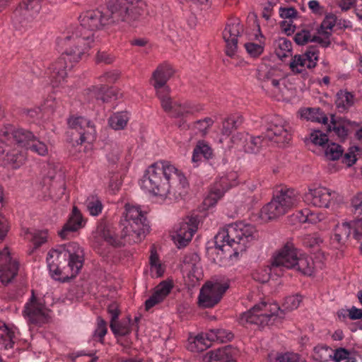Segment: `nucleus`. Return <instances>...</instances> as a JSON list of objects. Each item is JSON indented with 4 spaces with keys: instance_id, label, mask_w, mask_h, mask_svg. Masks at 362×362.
I'll list each match as a JSON object with an SVG mask.
<instances>
[{
    "instance_id": "nucleus-1",
    "label": "nucleus",
    "mask_w": 362,
    "mask_h": 362,
    "mask_svg": "<svg viewBox=\"0 0 362 362\" xmlns=\"http://www.w3.org/2000/svg\"><path fill=\"white\" fill-rule=\"evenodd\" d=\"M140 2L141 0H107L105 12L98 9L86 11L79 16L80 24L71 28L74 37L94 40L95 31L105 25L120 22L133 23L141 16Z\"/></svg>"
},
{
    "instance_id": "nucleus-2",
    "label": "nucleus",
    "mask_w": 362,
    "mask_h": 362,
    "mask_svg": "<svg viewBox=\"0 0 362 362\" xmlns=\"http://www.w3.org/2000/svg\"><path fill=\"white\" fill-rule=\"evenodd\" d=\"M149 229L146 213L140 206L126 204L125 213L119 223L118 233L112 230L105 221L101 220L92 235L95 243H100L104 240L113 247H120L125 243L132 245L141 242L149 233Z\"/></svg>"
},
{
    "instance_id": "nucleus-3",
    "label": "nucleus",
    "mask_w": 362,
    "mask_h": 362,
    "mask_svg": "<svg viewBox=\"0 0 362 362\" xmlns=\"http://www.w3.org/2000/svg\"><path fill=\"white\" fill-rule=\"evenodd\" d=\"M74 30L70 28L67 35L58 40V44L64 51L58 59L49 67L50 80L53 86H59L67 76V70L74 66L86 55L95 40H87L83 37H74Z\"/></svg>"
},
{
    "instance_id": "nucleus-4",
    "label": "nucleus",
    "mask_w": 362,
    "mask_h": 362,
    "mask_svg": "<svg viewBox=\"0 0 362 362\" xmlns=\"http://www.w3.org/2000/svg\"><path fill=\"white\" fill-rule=\"evenodd\" d=\"M301 301L302 296L300 295L288 296L284 300V309H281L276 303L262 302L242 313L239 317V322L243 325L250 324L260 327L281 323L284 318L285 310L296 309Z\"/></svg>"
},
{
    "instance_id": "nucleus-5",
    "label": "nucleus",
    "mask_w": 362,
    "mask_h": 362,
    "mask_svg": "<svg viewBox=\"0 0 362 362\" xmlns=\"http://www.w3.org/2000/svg\"><path fill=\"white\" fill-rule=\"evenodd\" d=\"M258 237L257 231L253 225L243 222L228 225L215 236V247L209 250L208 252L218 251L223 254L233 247L234 254L245 250L247 243Z\"/></svg>"
},
{
    "instance_id": "nucleus-6",
    "label": "nucleus",
    "mask_w": 362,
    "mask_h": 362,
    "mask_svg": "<svg viewBox=\"0 0 362 362\" xmlns=\"http://www.w3.org/2000/svg\"><path fill=\"white\" fill-rule=\"evenodd\" d=\"M68 259V266L71 271V278L75 277L81 269L84 262V252L82 247L75 242L60 245L55 249L51 250L47 257V266L52 276L56 280L61 274L59 268L62 261Z\"/></svg>"
},
{
    "instance_id": "nucleus-7",
    "label": "nucleus",
    "mask_w": 362,
    "mask_h": 362,
    "mask_svg": "<svg viewBox=\"0 0 362 362\" xmlns=\"http://www.w3.org/2000/svg\"><path fill=\"white\" fill-rule=\"evenodd\" d=\"M177 168L168 161L152 164L141 180V187L155 196L168 197L171 189V179L177 177Z\"/></svg>"
},
{
    "instance_id": "nucleus-8",
    "label": "nucleus",
    "mask_w": 362,
    "mask_h": 362,
    "mask_svg": "<svg viewBox=\"0 0 362 362\" xmlns=\"http://www.w3.org/2000/svg\"><path fill=\"white\" fill-rule=\"evenodd\" d=\"M297 202V193L293 189L281 187L272 201L262 207L260 216L264 220L276 219L286 214Z\"/></svg>"
},
{
    "instance_id": "nucleus-9",
    "label": "nucleus",
    "mask_w": 362,
    "mask_h": 362,
    "mask_svg": "<svg viewBox=\"0 0 362 362\" xmlns=\"http://www.w3.org/2000/svg\"><path fill=\"white\" fill-rule=\"evenodd\" d=\"M49 312L45 305L44 300L37 298L34 290H32V296L25 303L23 310V315L29 325L41 326L48 322Z\"/></svg>"
},
{
    "instance_id": "nucleus-10",
    "label": "nucleus",
    "mask_w": 362,
    "mask_h": 362,
    "mask_svg": "<svg viewBox=\"0 0 362 362\" xmlns=\"http://www.w3.org/2000/svg\"><path fill=\"white\" fill-rule=\"evenodd\" d=\"M264 137L281 146H285L291 139V133L285 122L279 116L267 118Z\"/></svg>"
},
{
    "instance_id": "nucleus-11",
    "label": "nucleus",
    "mask_w": 362,
    "mask_h": 362,
    "mask_svg": "<svg viewBox=\"0 0 362 362\" xmlns=\"http://www.w3.org/2000/svg\"><path fill=\"white\" fill-rule=\"evenodd\" d=\"M298 254V251L294 245L291 242H287L273 256L269 269L270 272L280 275L279 272L284 269H291L294 265Z\"/></svg>"
},
{
    "instance_id": "nucleus-12",
    "label": "nucleus",
    "mask_w": 362,
    "mask_h": 362,
    "mask_svg": "<svg viewBox=\"0 0 362 362\" xmlns=\"http://www.w3.org/2000/svg\"><path fill=\"white\" fill-rule=\"evenodd\" d=\"M228 284L207 282L200 289L198 303L201 308H211L217 305L228 288Z\"/></svg>"
},
{
    "instance_id": "nucleus-13",
    "label": "nucleus",
    "mask_w": 362,
    "mask_h": 362,
    "mask_svg": "<svg viewBox=\"0 0 362 362\" xmlns=\"http://www.w3.org/2000/svg\"><path fill=\"white\" fill-rule=\"evenodd\" d=\"M71 134L75 137L78 144L85 141L91 142L95 138V129L91 121L83 117H71L68 119Z\"/></svg>"
},
{
    "instance_id": "nucleus-14",
    "label": "nucleus",
    "mask_w": 362,
    "mask_h": 362,
    "mask_svg": "<svg viewBox=\"0 0 362 362\" xmlns=\"http://www.w3.org/2000/svg\"><path fill=\"white\" fill-rule=\"evenodd\" d=\"M243 32V25L238 18H233L228 21L223 31V38L226 42V54L230 57H233L238 49V37Z\"/></svg>"
},
{
    "instance_id": "nucleus-15",
    "label": "nucleus",
    "mask_w": 362,
    "mask_h": 362,
    "mask_svg": "<svg viewBox=\"0 0 362 362\" xmlns=\"http://www.w3.org/2000/svg\"><path fill=\"white\" fill-rule=\"evenodd\" d=\"M34 137L30 131L24 129H13L11 126L0 131V141L6 144V146L16 144L28 148Z\"/></svg>"
},
{
    "instance_id": "nucleus-16",
    "label": "nucleus",
    "mask_w": 362,
    "mask_h": 362,
    "mask_svg": "<svg viewBox=\"0 0 362 362\" xmlns=\"http://www.w3.org/2000/svg\"><path fill=\"white\" fill-rule=\"evenodd\" d=\"M319 57V50L316 45H311L303 54H296L289 64L291 70L295 74H300L308 62L307 67L313 69L316 66Z\"/></svg>"
},
{
    "instance_id": "nucleus-17",
    "label": "nucleus",
    "mask_w": 362,
    "mask_h": 362,
    "mask_svg": "<svg viewBox=\"0 0 362 362\" xmlns=\"http://www.w3.org/2000/svg\"><path fill=\"white\" fill-rule=\"evenodd\" d=\"M18 266V262L10 256L8 247L0 251V280L3 284H8L14 279Z\"/></svg>"
},
{
    "instance_id": "nucleus-18",
    "label": "nucleus",
    "mask_w": 362,
    "mask_h": 362,
    "mask_svg": "<svg viewBox=\"0 0 362 362\" xmlns=\"http://www.w3.org/2000/svg\"><path fill=\"white\" fill-rule=\"evenodd\" d=\"M197 229V220L195 217H187L175 228L174 240L178 247L186 246L191 241L194 232Z\"/></svg>"
},
{
    "instance_id": "nucleus-19",
    "label": "nucleus",
    "mask_w": 362,
    "mask_h": 362,
    "mask_svg": "<svg viewBox=\"0 0 362 362\" xmlns=\"http://www.w3.org/2000/svg\"><path fill=\"white\" fill-rule=\"evenodd\" d=\"M42 0H23L19 6L15 10L14 16L19 19L22 26H26L39 13L41 8Z\"/></svg>"
},
{
    "instance_id": "nucleus-20",
    "label": "nucleus",
    "mask_w": 362,
    "mask_h": 362,
    "mask_svg": "<svg viewBox=\"0 0 362 362\" xmlns=\"http://www.w3.org/2000/svg\"><path fill=\"white\" fill-rule=\"evenodd\" d=\"M175 69L167 62L159 64L153 72L150 82L156 90L168 91L167 81L174 75Z\"/></svg>"
},
{
    "instance_id": "nucleus-21",
    "label": "nucleus",
    "mask_w": 362,
    "mask_h": 362,
    "mask_svg": "<svg viewBox=\"0 0 362 362\" xmlns=\"http://www.w3.org/2000/svg\"><path fill=\"white\" fill-rule=\"evenodd\" d=\"M305 197L315 206L327 208L332 199V192L326 187H319L310 189Z\"/></svg>"
},
{
    "instance_id": "nucleus-22",
    "label": "nucleus",
    "mask_w": 362,
    "mask_h": 362,
    "mask_svg": "<svg viewBox=\"0 0 362 362\" xmlns=\"http://www.w3.org/2000/svg\"><path fill=\"white\" fill-rule=\"evenodd\" d=\"M82 214L76 206L73 207L72 213L66 223L63 226L58 234L62 239L69 238L71 233L77 231L83 226Z\"/></svg>"
},
{
    "instance_id": "nucleus-23",
    "label": "nucleus",
    "mask_w": 362,
    "mask_h": 362,
    "mask_svg": "<svg viewBox=\"0 0 362 362\" xmlns=\"http://www.w3.org/2000/svg\"><path fill=\"white\" fill-rule=\"evenodd\" d=\"M235 349L230 346H226L215 351L207 352L203 357L204 362H236L233 357Z\"/></svg>"
},
{
    "instance_id": "nucleus-24",
    "label": "nucleus",
    "mask_w": 362,
    "mask_h": 362,
    "mask_svg": "<svg viewBox=\"0 0 362 362\" xmlns=\"http://www.w3.org/2000/svg\"><path fill=\"white\" fill-rule=\"evenodd\" d=\"M173 285L171 282L163 281L155 289L152 296L146 300L145 308L148 310L156 304L162 302L165 298L170 293Z\"/></svg>"
},
{
    "instance_id": "nucleus-25",
    "label": "nucleus",
    "mask_w": 362,
    "mask_h": 362,
    "mask_svg": "<svg viewBox=\"0 0 362 362\" xmlns=\"http://www.w3.org/2000/svg\"><path fill=\"white\" fill-rule=\"evenodd\" d=\"M177 177L171 179V189L168 197L170 199L179 200L187 193L188 183L186 177L177 169Z\"/></svg>"
},
{
    "instance_id": "nucleus-26",
    "label": "nucleus",
    "mask_w": 362,
    "mask_h": 362,
    "mask_svg": "<svg viewBox=\"0 0 362 362\" xmlns=\"http://www.w3.org/2000/svg\"><path fill=\"white\" fill-rule=\"evenodd\" d=\"M88 94L90 98H95L96 100L102 103H108L112 98H117V91L106 85H100L93 86L88 90Z\"/></svg>"
},
{
    "instance_id": "nucleus-27",
    "label": "nucleus",
    "mask_w": 362,
    "mask_h": 362,
    "mask_svg": "<svg viewBox=\"0 0 362 362\" xmlns=\"http://www.w3.org/2000/svg\"><path fill=\"white\" fill-rule=\"evenodd\" d=\"M293 264L291 269H294L304 275L310 276L313 272L314 262L311 257L305 255L298 253Z\"/></svg>"
},
{
    "instance_id": "nucleus-28",
    "label": "nucleus",
    "mask_w": 362,
    "mask_h": 362,
    "mask_svg": "<svg viewBox=\"0 0 362 362\" xmlns=\"http://www.w3.org/2000/svg\"><path fill=\"white\" fill-rule=\"evenodd\" d=\"M243 122V117L238 114L231 115L224 119L221 129V134L229 136L234 131L238 129Z\"/></svg>"
},
{
    "instance_id": "nucleus-29",
    "label": "nucleus",
    "mask_w": 362,
    "mask_h": 362,
    "mask_svg": "<svg viewBox=\"0 0 362 362\" xmlns=\"http://www.w3.org/2000/svg\"><path fill=\"white\" fill-rule=\"evenodd\" d=\"M213 157V150L204 141H199L194 147L192 153V161L198 163L202 161V158L209 160Z\"/></svg>"
},
{
    "instance_id": "nucleus-30",
    "label": "nucleus",
    "mask_w": 362,
    "mask_h": 362,
    "mask_svg": "<svg viewBox=\"0 0 362 362\" xmlns=\"http://www.w3.org/2000/svg\"><path fill=\"white\" fill-rule=\"evenodd\" d=\"M315 34H312V28L309 25H306L301 28H298L293 36V41L296 45L303 46L313 42V38H314Z\"/></svg>"
},
{
    "instance_id": "nucleus-31",
    "label": "nucleus",
    "mask_w": 362,
    "mask_h": 362,
    "mask_svg": "<svg viewBox=\"0 0 362 362\" xmlns=\"http://www.w3.org/2000/svg\"><path fill=\"white\" fill-rule=\"evenodd\" d=\"M335 104L339 112L347 110L354 104V95L344 90H339L337 93Z\"/></svg>"
},
{
    "instance_id": "nucleus-32",
    "label": "nucleus",
    "mask_w": 362,
    "mask_h": 362,
    "mask_svg": "<svg viewBox=\"0 0 362 362\" xmlns=\"http://www.w3.org/2000/svg\"><path fill=\"white\" fill-rule=\"evenodd\" d=\"M302 117L313 122L327 124L328 118L320 108H307L300 111Z\"/></svg>"
},
{
    "instance_id": "nucleus-33",
    "label": "nucleus",
    "mask_w": 362,
    "mask_h": 362,
    "mask_svg": "<svg viewBox=\"0 0 362 362\" xmlns=\"http://www.w3.org/2000/svg\"><path fill=\"white\" fill-rule=\"evenodd\" d=\"M351 226L349 223L344 222L336 226L333 240L339 245H344L351 235Z\"/></svg>"
},
{
    "instance_id": "nucleus-34",
    "label": "nucleus",
    "mask_w": 362,
    "mask_h": 362,
    "mask_svg": "<svg viewBox=\"0 0 362 362\" xmlns=\"http://www.w3.org/2000/svg\"><path fill=\"white\" fill-rule=\"evenodd\" d=\"M202 107L192 105L191 103H185L184 104L174 103V107L171 112L172 115L175 117H184L187 115L193 114L199 111Z\"/></svg>"
},
{
    "instance_id": "nucleus-35",
    "label": "nucleus",
    "mask_w": 362,
    "mask_h": 362,
    "mask_svg": "<svg viewBox=\"0 0 362 362\" xmlns=\"http://www.w3.org/2000/svg\"><path fill=\"white\" fill-rule=\"evenodd\" d=\"M264 139L262 136H253L247 135L244 141V150L246 153H257L262 146Z\"/></svg>"
},
{
    "instance_id": "nucleus-36",
    "label": "nucleus",
    "mask_w": 362,
    "mask_h": 362,
    "mask_svg": "<svg viewBox=\"0 0 362 362\" xmlns=\"http://www.w3.org/2000/svg\"><path fill=\"white\" fill-rule=\"evenodd\" d=\"M212 340L207 339V333L197 334L189 345V349L192 351H203L211 346Z\"/></svg>"
},
{
    "instance_id": "nucleus-37",
    "label": "nucleus",
    "mask_w": 362,
    "mask_h": 362,
    "mask_svg": "<svg viewBox=\"0 0 362 362\" xmlns=\"http://www.w3.org/2000/svg\"><path fill=\"white\" fill-rule=\"evenodd\" d=\"M233 337L234 335L231 332L223 329H211L207 333V339L209 340L221 343L230 341Z\"/></svg>"
},
{
    "instance_id": "nucleus-38",
    "label": "nucleus",
    "mask_w": 362,
    "mask_h": 362,
    "mask_svg": "<svg viewBox=\"0 0 362 362\" xmlns=\"http://www.w3.org/2000/svg\"><path fill=\"white\" fill-rule=\"evenodd\" d=\"M349 123V121L345 119L336 121L332 116L331 120L332 125H328L327 129L329 132L334 131L339 138L344 139L348 135V129L346 126Z\"/></svg>"
},
{
    "instance_id": "nucleus-39",
    "label": "nucleus",
    "mask_w": 362,
    "mask_h": 362,
    "mask_svg": "<svg viewBox=\"0 0 362 362\" xmlns=\"http://www.w3.org/2000/svg\"><path fill=\"white\" fill-rule=\"evenodd\" d=\"M131 317L129 315L121 321L117 320L115 323L114 331H112L114 335L117 337H124L131 333L130 326Z\"/></svg>"
},
{
    "instance_id": "nucleus-40",
    "label": "nucleus",
    "mask_w": 362,
    "mask_h": 362,
    "mask_svg": "<svg viewBox=\"0 0 362 362\" xmlns=\"http://www.w3.org/2000/svg\"><path fill=\"white\" fill-rule=\"evenodd\" d=\"M128 120L127 112H121L111 116L109 119V124L115 130L123 129L127 126Z\"/></svg>"
},
{
    "instance_id": "nucleus-41",
    "label": "nucleus",
    "mask_w": 362,
    "mask_h": 362,
    "mask_svg": "<svg viewBox=\"0 0 362 362\" xmlns=\"http://www.w3.org/2000/svg\"><path fill=\"white\" fill-rule=\"evenodd\" d=\"M344 149L335 143L327 144L325 151V155L328 160H336L342 157Z\"/></svg>"
},
{
    "instance_id": "nucleus-42",
    "label": "nucleus",
    "mask_w": 362,
    "mask_h": 362,
    "mask_svg": "<svg viewBox=\"0 0 362 362\" xmlns=\"http://www.w3.org/2000/svg\"><path fill=\"white\" fill-rule=\"evenodd\" d=\"M272 362H303L300 360L298 354L293 353H276L274 356L269 355Z\"/></svg>"
},
{
    "instance_id": "nucleus-43",
    "label": "nucleus",
    "mask_w": 362,
    "mask_h": 362,
    "mask_svg": "<svg viewBox=\"0 0 362 362\" xmlns=\"http://www.w3.org/2000/svg\"><path fill=\"white\" fill-rule=\"evenodd\" d=\"M156 95L160 100L161 106L163 108V110L167 112L171 113L173 107H174V103L171 98L168 96V90H156Z\"/></svg>"
},
{
    "instance_id": "nucleus-44",
    "label": "nucleus",
    "mask_w": 362,
    "mask_h": 362,
    "mask_svg": "<svg viewBox=\"0 0 362 362\" xmlns=\"http://www.w3.org/2000/svg\"><path fill=\"white\" fill-rule=\"evenodd\" d=\"M103 204L101 201L95 197L88 198L86 201V208L92 216L99 215L103 210Z\"/></svg>"
},
{
    "instance_id": "nucleus-45",
    "label": "nucleus",
    "mask_w": 362,
    "mask_h": 362,
    "mask_svg": "<svg viewBox=\"0 0 362 362\" xmlns=\"http://www.w3.org/2000/svg\"><path fill=\"white\" fill-rule=\"evenodd\" d=\"M107 313L110 316V327L111 331H114L115 323L118 320L121 313L119 305L116 302L110 303L107 308Z\"/></svg>"
},
{
    "instance_id": "nucleus-46",
    "label": "nucleus",
    "mask_w": 362,
    "mask_h": 362,
    "mask_svg": "<svg viewBox=\"0 0 362 362\" xmlns=\"http://www.w3.org/2000/svg\"><path fill=\"white\" fill-rule=\"evenodd\" d=\"M28 149H30L40 156H45L48 153L47 144L38 140L35 136L33 138Z\"/></svg>"
},
{
    "instance_id": "nucleus-47",
    "label": "nucleus",
    "mask_w": 362,
    "mask_h": 362,
    "mask_svg": "<svg viewBox=\"0 0 362 362\" xmlns=\"http://www.w3.org/2000/svg\"><path fill=\"white\" fill-rule=\"evenodd\" d=\"M107 332V322L101 317L97 318V327L94 332V336L99 338V341L103 343L104 337Z\"/></svg>"
},
{
    "instance_id": "nucleus-48",
    "label": "nucleus",
    "mask_w": 362,
    "mask_h": 362,
    "mask_svg": "<svg viewBox=\"0 0 362 362\" xmlns=\"http://www.w3.org/2000/svg\"><path fill=\"white\" fill-rule=\"evenodd\" d=\"M214 124V120L211 117H206L204 119L197 120L194 124V127L202 136L205 135L209 127Z\"/></svg>"
},
{
    "instance_id": "nucleus-49",
    "label": "nucleus",
    "mask_w": 362,
    "mask_h": 362,
    "mask_svg": "<svg viewBox=\"0 0 362 362\" xmlns=\"http://www.w3.org/2000/svg\"><path fill=\"white\" fill-rule=\"evenodd\" d=\"M310 140L314 144L324 146L328 144L329 139L327 135L320 130H314L310 134Z\"/></svg>"
},
{
    "instance_id": "nucleus-50",
    "label": "nucleus",
    "mask_w": 362,
    "mask_h": 362,
    "mask_svg": "<svg viewBox=\"0 0 362 362\" xmlns=\"http://www.w3.org/2000/svg\"><path fill=\"white\" fill-rule=\"evenodd\" d=\"M317 33L319 35H322L323 37L315 34L314 38H313V42H317L322 47H328L331 45V41L329 40L331 33L328 31L321 32L320 30H318Z\"/></svg>"
},
{
    "instance_id": "nucleus-51",
    "label": "nucleus",
    "mask_w": 362,
    "mask_h": 362,
    "mask_svg": "<svg viewBox=\"0 0 362 362\" xmlns=\"http://www.w3.org/2000/svg\"><path fill=\"white\" fill-rule=\"evenodd\" d=\"M298 11L294 7H280L279 16L281 18L293 21L298 16Z\"/></svg>"
},
{
    "instance_id": "nucleus-52",
    "label": "nucleus",
    "mask_w": 362,
    "mask_h": 362,
    "mask_svg": "<svg viewBox=\"0 0 362 362\" xmlns=\"http://www.w3.org/2000/svg\"><path fill=\"white\" fill-rule=\"evenodd\" d=\"M245 47L247 53L252 57L259 56L264 50V47L262 45L254 42L245 43Z\"/></svg>"
},
{
    "instance_id": "nucleus-53",
    "label": "nucleus",
    "mask_w": 362,
    "mask_h": 362,
    "mask_svg": "<svg viewBox=\"0 0 362 362\" xmlns=\"http://www.w3.org/2000/svg\"><path fill=\"white\" fill-rule=\"evenodd\" d=\"M337 17L334 14L329 13L327 15L318 30H320L321 32L327 31L326 30H332L335 25Z\"/></svg>"
},
{
    "instance_id": "nucleus-54",
    "label": "nucleus",
    "mask_w": 362,
    "mask_h": 362,
    "mask_svg": "<svg viewBox=\"0 0 362 362\" xmlns=\"http://www.w3.org/2000/svg\"><path fill=\"white\" fill-rule=\"evenodd\" d=\"M32 235V242L35 245V248L40 247L43 243L47 241V232L46 231H37Z\"/></svg>"
},
{
    "instance_id": "nucleus-55",
    "label": "nucleus",
    "mask_w": 362,
    "mask_h": 362,
    "mask_svg": "<svg viewBox=\"0 0 362 362\" xmlns=\"http://www.w3.org/2000/svg\"><path fill=\"white\" fill-rule=\"evenodd\" d=\"M121 151L117 145L112 146L110 151L107 155L108 162L112 165H115L119 160Z\"/></svg>"
},
{
    "instance_id": "nucleus-56",
    "label": "nucleus",
    "mask_w": 362,
    "mask_h": 362,
    "mask_svg": "<svg viewBox=\"0 0 362 362\" xmlns=\"http://www.w3.org/2000/svg\"><path fill=\"white\" fill-rule=\"evenodd\" d=\"M97 63H104L106 64H112L115 60V57L105 51H98L95 58Z\"/></svg>"
},
{
    "instance_id": "nucleus-57",
    "label": "nucleus",
    "mask_w": 362,
    "mask_h": 362,
    "mask_svg": "<svg viewBox=\"0 0 362 362\" xmlns=\"http://www.w3.org/2000/svg\"><path fill=\"white\" fill-rule=\"evenodd\" d=\"M9 230V225L5 216L0 213V243L4 240Z\"/></svg>"
},
{
    "instance_id": "nucleus-58",
    "label": "nucleus",
    "mask_w": 362,
    "mask_h": 362,
    "mask_svg": "<svg viewBox=\"0 0 362 362\" xmlns=\"http://www.w3.org/2000/svg\"><path fill=\"white\" fill-rule=\"evenodd\" d=\"M221 197L222 192L220 190H218L217 192H212L204 199V204L208 207L213 206Z\"/></svg>"
},
{
    "instance_id": "nucleus-59",
    "label": "nucleus",
    "mask_w": 362,
    "mask_h": 362,
    "mask_svg": "<svg viewBox=\"0 0 362 362\" xmlns=\"http://www.w3.org/2000/svg\"><path fill=\"white\" fill-rule=\"evenodd\" d=\"M120 76V72L117 70L107 71L100 76L101 81L107 83H115Z\"/></svg>"
},
{
    "instance_id": "nucleus-60",
    "label": "nucleus",
    "mask_w": 362,
    "mask_h": 362,
    "mask_svg": "<svg viewBox=\"0 0 362 362\" xmlns=\"http://www.w3.org/2000/svg\"><path fill=\"white\" fill-rule=\"evenodd\" d=\"M350 355V352L345 348H338L335 349L334 356L330 357L336 362H340L342 360H345Z\"/></svg>"
},
{
    "instance_id": "nucleus-61",
    "label": "nucleus",
    "mask_w": 362,
    "mask_h": 362,
    "mask_svg": "<svg viewBox=\"0 0 362 362\" xmlns=\"http://www.w3.org/2000/svg\"><path fill=\"white\" fill-rule=\"evenodd\" d=\"M280 28L283 32L288 36L291 35L296 32V26L293 24V21H283L280 23Z\"/></svg>"
},
{
    "instance_id": "nucleus-62",
    "label": "nucleus",
    "mask_w": 362,
    "mask_h": 362,
    "mask_svg": "<svg viewBox=\"0 0 362 362\" xmlns=\"http://www.w3.org/2000/svg\"><path fill=\"white\" fill-rule=\"evenodd\" d=\"M321 242L320 238L311 235H308L303 238V245L307 247L314 248Z\"/></svg>"
},
{
    "instance_id": "nucleus-63",
    "label": "nucleus",
    "mask_w": 362,
    "mask_h": 362,
    "mask_svg": "<svg viewBox=\"0 0 362 362\" xmlns=\"http://www.w3.org/2000/svg\"><path fill=\"white\" fill-rule=\"evenodd\" d=\"M0 332H1V337H4L6 335L11 343L13 344V339L15 337L14 332L10 329L5 323L0 322Z\"/></svg>"
},
{
    "instance_id": "nucleus-64",
    "label": "nucleus",
    "mask_w": 362,
    "mask_h": 362,
    "mask_svg": "<svg viewBox=\"0 0 362 362\" xmlns=\"http://www.w3.org/2000/svg\"><path fill=\"white\" fill-rule=\"evenodd\" d=\"M199 261V256L194 252L189 253L185 255L183 259V262L185 264H190L192 267L195 266Z\"/></svg>"
}]
</instances>
